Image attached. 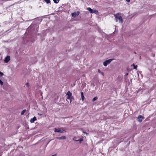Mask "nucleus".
<instances>
[{
    "label": "nucleus",
    "instance_id": "f257e3e1",
    "mask_svg": "<svg viewBox=\"0 0 156 156\" xmlns=\"http://www.w3.org/2000/svg\"><path fill=\"white\" fill-rule=\"evenodd\" d=\"M38 27L37 25L32 24L27 28L25 34H31L37 32L38 30Z\"/></svg>",
    "mask_w": 156,
    "mask_h": 156
},
{
    "label": "nucleus",
    "instance_id": "f03ea898",
    "mask_svg": "<svg viewBox=\"0 0 156 156\" xmlns=\"http://www.w3.org/2000/svg\"><path fill=\"white\" fill-rule=\"evenodd\" d=\"M114 16L115 17V20L116 22L119 21V23H122L123 22V20L121 16V14L118 13L116 14H115Z\"/></svg>",
    "mask_w": 156,
    "mask_h": 156
},
{
    "label": "nucleus",
    "instance_id": "7ed1b4c3",
    "mask_svg": "<svg viewBox=\"0 0 156 156\" xmlns=\"http://www.w3.org/2000/svg\"><path fill=\"white\" fill-rule=\"evenodd\" d=\"M54 132H59L60 133H62L63 132H66V131L64 129L62 128H60L58 129H57L56 128H55Z\"/></svg>",
    "mask_w": 156,
    "mask_h": 156
},
{
    "label": "nucleus",
    "instance_id": "20e7f679",
    "mask_svg": "<svg viewBox=\"0 0 156 156\" xmlns=\"http://www.w3.org/2000/svg\"><path fill=\"white\" fill-rule=\"evenodd\" d=\"M87 9L91 13H94L97 14L98 12V11L95 10V9H92L88 7L87 8Z\"/></svg>",
    "mask_w": 156,
    "mask_h": 156
},
{
    "label": "nucleus",
    "instance_id": "39448f33",
    "mask_svg": "<svg viewBox=\"0 0 156 156\" xmlns=\"http://www.w3.org/2000/svg\"><path fill=\"white\" fill-rule=\"evenodd\" d=\"M112 59H108V60H106L105 62H104L103 64L105 66H106L108 64H109L112 61Z\"/></svg>",
    "mask_w": 156,
    "mask_h": 156
},
{
    "label": "nucleus",
    "instance_id": "423d86ee",
    "mask_svg": "<svg viewBox=\"0 0 156 156\" xmlns=\"http://www.w3.org/2000/svg\"><path fill=\"white\" fill-rule=\"evenodd\" d=\"M66 95L67 96V99H70L71 98L73 97L72 93L69 91L67 93Z\"/></svg>",
    "mask_w": 156,
    "mask_h": 156
},
{
    "label": "nucleus",
    "instance_id": "0eeeda50",
    "mask_svg": "<svg viewBox=\"0 0 156 156\" xmlns=\"http://www.w3.org/2000/svg\"><path fill=\"white\" fill-rule=\"evenodd\" d=\"M80 14V12L78 11L72 13V16L73 17H75L78 16Z\"/></svg>",
    "mask_w": 156,
    "mask_h": 156
},
{
    "label": "nucleus",
    "instance_id": "6e6552de",
    "mask_svg": "<svg viewBox=\"0 0 156 156\" xmlns=\"http://www.w3.org/2000/svg\"><path fill=\"white\" fill-rule=\"evenodd\" d=\"M10 60V56L9 55L7 56L5 58L4 61L6 63H8Z\"/></svg>",
    "mask_w": 156,
    "mask_h": 156
},
{
    "label": "nucleus",
    "instance_id": "1a4fd4ad",
    "mask_svg": "<svg viewBox=\"0 0 156 156\" xmlns=\"http://www.w3.org/2000/svg\"><path fill=\"white\" fill-rule=\"evenodd\" d=\"M144 119V117L141 115H140L138 116L137 118V120L139 122H141L142 120Z\"/></svg>",
    "mask_w": 156,
    "mask_h": 156
},
{
    "label": "nucleus",
    "instance_id": "9d476101",
    "mask_svg": "<svg viewBox=\"0 0 156 156\" xmlns=\"http://www.w3.org/2000/svg\"><path fill=\"white\" fill-rule=\"evenodd\" d=\"M37 120L36 118L34 116L32 119H31L30 120V122L31 123H33L34 122V121H36Z\"/></svg>",
    "mask_w": 156,
    "mask_h": 156
},
{
    "label": "nucleus",
    "instance_id": "9b49d317",
    "mask_svg": "<svg viewBox=\"0 0 156 156\" xmlns=\"http://www.w3.org/2000/svg\"><path fill=\"white\" fill-rule=\"evenodd\" d=\"M56 138L58 139H59V140H61V139H66V137L65 136H63L61 137H56Z\"/></svg>",
    "mask_w": 156,
    "mask_h": 156
},
{
    "label": "nucleus",
    "instance_id": "f8f14e48",
    "mask_svg": "<svg viewBox=\"0 0 156 156\" xmlns=\"http://www.w3.org/2000/svg\"><path fill=\"white\" fill-rule=\"evenodd\" d=\"M81 99L82 101H83L84 99V96L83 95V92H81Z\"/></svg>",
    "mask_w": 156,
    "mask_h": 156
},
{
    "label": "nucleus",
    "instance_id": "ddd939ff",
    "mask_svg": "<svg viewBox=\"0 0 156 156\" xmlns=\"http://www.w3.org/2000/svg\"><path fill=\"white\" fill-rule=\"evenodd\" d=\"M26 111V109L23 110L21 112V115H23L24 114V113Z\"/></svg>",
    "mask_w": 156,
    "mask_h": 156
},
{
    "label": "nucleus",
    "instance_id": "4468645a",
    "mask_svg": "<svg viewBox=\"0 0 156 156\" xmlns=\"http://www.w3.org/2000/svg\"><path fill=\"white\" fill-rule=\"evenodd\" d=\"M98 72L99 73H100L101 74L103 75H104V73L103 72H101L100 70V69H98Z\"/></svg>",
    "mask_w": 156,
    "mask_h": 156
},
{
    "label": "nucleus",
    "instance_id": "2eb2a0df",
    "mask_svg": "<svg viewBox=\"0 0 156 156\" xmlns=\"http://www.w3.org/2000/svg\"><path fill=\"white\" fill-rule=\"evenodd\" d=\"M98 99V97H95L93 99H92V101H96V100H97Z\"/></svg>",
    "mask_w": 156,
    "mask_h": 156
},
{
    "label": "nucleus",
    "instance_id": "dca6fc26",
    "mask_svg": "<svg viewBox=\"0 0 156 156\" xmlns=\"http://www.w3.org/2000/svg\"><path fill=\"white\" fill-rule=\"evenodd\" d=\"M77 140L78 141H79L80 143L83 140V139L82 138H80L78 140Z\"/></svg>",
    "mask_w": 156,
    "mask_h": 156
},
{
    "label": "nucleus",
    "instance_id": "f3484780",
    "mask_svg": "<svg viewBox=\"0 0 156 156\" xmlns=\"http://www.w3.org/2000/svg\"><path fill=\"white\" fill-rule=\"evenodd\" d=\"M54 2L55 3H58L59 2V0H53Z\"/></svg>",
    "mask_w": 156,
    "mask_h": 156
},
{
    "label": "nucleus",
    "instance_id": "a211bd4d",
    "mask_svg": "<svg viewBox=\"0 0 156 156\" xmlns=\"http://www.w3.org/2000/svg\"><path fill=\"white\" fill-rule=\"evenodd\" d=\"M44 0V1L45 2H46L48 4L50 3V0Z\"/></svg>",
    "mask_w": 156,
    "mask_h": 156
},
{
    "label": "nucleus",
    "instance_id": "6ab92c4d",
    "mask_svg": "<svg viewBox=\"0 0 156 156\" xmlns=\"http://www.w3.org/2000/svg\"><path fill=\"white\" fill-rule=\"evenodd\" d=\"M78 140L76 139V137H74L73 139V140L75 141H78Z\"/></svg>",
    "mask_w": 156,
    "mask_h": 156
},
{
    "label": "nucleus",
    "instance_id": "aec40b11",
    "mask_svg": "<svg viewBox=\"0 0 156 156\" xmlns=\"http://www.w3.org/2000/svg\"><path fill=\"white\" fill-rule=\"evenodd\" d=\"M4 75V74L0 71V76H2Z\"/></svg>",
    "mask_w": 156,
    "mask_h": 156
},
{
    "label": "nucleus",
    "instance_id": "412c9836",
    "mask_svg": "<svg viewBox=\"0 0 156 156\" xmlns=\"http://www.w3.org/2000/svg\"><path fill=\"white\" fill-rule=\"evenodd\" d=\"M0 84L1 85H2L3 84V82L1 80H0Z\"/></svg>",
    "mask_w": 156,
    "mask_h": 156
},
{
    "label": "nucleus",
    "instance_id": "4be33fe9",
    "mask_svg": "<svg viewBox=\"0 0 156 156\" xmlns=\"http://www.w3.org/2000/svg\"><path fill=\"white\" fill-rule=\"evenodd\" d=\"M133 65L134 66V69H136V68L137 67V66H135L134 64H133Z\"/></svg>",
    "mask_w": 156,
    "mask_h": 156
},
{
    "label": "nucleus",
    "instance_id": "5701e85b",
    "mask_svg": "<svg viewBox=\"0 0 156 156\" xmlns=\"http://www.w3.org/2000/svg\"><path fill=\"white\" fill-rule=\"evenodd\" d=\"M74 99V98H73V97H72V98H70V99H69V100H70V103H71V102L72 101V99Z\"/></svg>",
    "mask_w": 156,
    "mask_h": 156
},
{
    "label": "nucleus",
    "instance_id": "b1692460",
    "mask_svg": "<svg viewBox=\"0 0 156 156\" xmlns=\"http://www.w3.org/2000/svg\"><path fill=\"white\" fill-rule=\"evenodd\" d=\"M26 85L27 87H29V83H27L26 84Z\"/></svg>",
    "mask_w": 156,
    "mask_h": 156
},
{
    "label": "nucleus",
    "instance_id": "393cba45",
    "mask_svg": "<svg viewBox=\"0 0 156 156\" xmlns=\"http://www.w3.org/2000/svg\"><path fill=\"white\" fill-rule=\"evenodd\" d=\"M126 1L127 2H129L130 1V0H126Z\"/></svg>",
    "mask_w": 156,
    "mask_h": 156
},
{
    "label": "nucleus",
    "instance_id": "a878e982",
    "mask_svg": "<svg viewBox=\"0 0 156 156\" xmlns=\"http://www.w3.org/2000/svg\"><path fill=\"white\" fill-rule=\"evenodd\" d=\"M83 133H85V134H87V133H86L85 132H83Z\"/></svg>",
    "mask_w": 156,
    "mask_h": 156
},
{
    "label": "nucleus",
    "instance_id": "bb28decb",
    "mask_svg": "<svg viewBox=\"0 0 156 156\" xmlns=\"http://www.w3.org/2000/svg\"><path fill=\"white\" fill-rule=\"evenodd\" d=\"M128 73H127L126 74V76H127V75H128Z\"/></svg>",
    "mask_w": 156,
    "mask_h": 156
},
{
    "label": "nucleus",
    "instance_id": "cd10ccee",
    "mask_svg": "<svg viewBox=\"0 0 156 156\" xmlns=\"http://www.w3.org/2000/svg\"><path fill=\"white\" fill-rule=\"evenodd\" d=\"M49 142H50V141H49V142H48V143H49Z\"/></svg>",
    "mask_w": 156,
    "mask_h": 156
},
{
    "label": "nucleus",
    "instance_id": "c85d7f7f",
    "mask_svg": "<svg viewBox=\"0 0 156 156\" xmlns=\"http://www.w3.org/2000/svg\"><path fill=\"white\" fill-rule=\"evenodd\" d=\"M49 142H50V141H49V142H48V143H49Z\"/></svg>",
    "mask_w": 156,
    "mask_h": 156
},
{
    "label": "nucleus",
    "instance_id": "c756f323",
    "mask_svg": "<svg viewBox=\"0 0 156 156\" xmlns=\"http://www.w3.org/2000/svg\"><path fill=\"white\" fill-rule=\"evenodd\" d=\"M49 142H50V141H49V142H48V143H49Z\"/></svg>",
    "mask_w": 156,
    "mask_h": 156
},
{
    "label": "nucleus",
    "instance_id": "7c9ffc66",
    "mask_svg": "<svg viewBox=\"0 0 156 156\" xmlns=\"http://www.w3.org/2000/svg\"><path fill=\"white\" fill-rule=\"evenodd\" d=\"M49 142H50V141H49V142H48V143H49Z\"/></svg>",
    "mask_w": 156,
    "mask_h": 156
}]
</instances>
